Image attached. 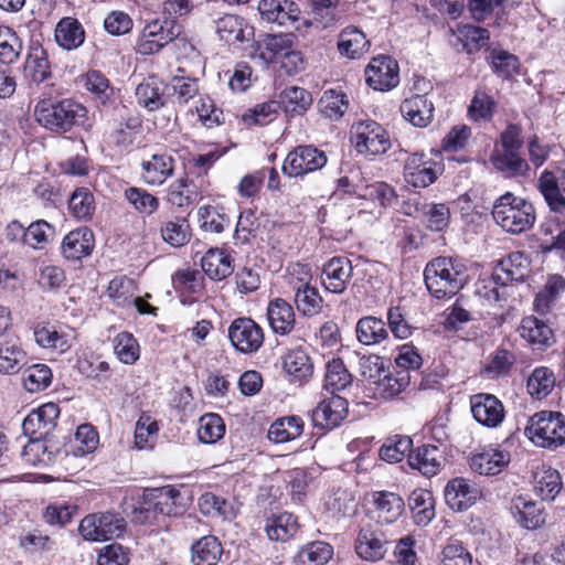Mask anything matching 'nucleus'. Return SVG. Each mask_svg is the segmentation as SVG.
<instances>
[{"instance_id":"09e8293b","label":"nucleus","mask_w":565,"mask_h":565,"mask_svg":"<svg viewBox=\"0 0 565 565\" xmlns=\"http://www.w3.org/2000/svg\"><path fill=\"white\" fill-rule=\"evenodd\" d=\"M352 384V375L341 359L327 363L323 390L329 394H339Z\"/></svg>"},{"instance_id":"bf43d9fd","label":"nucleus","mask_w":565,"mask_h":565,"mask_svg":"<svg viewBox=\"0 0 565 565\" xmlns=\"http://www.w3.org/2000/svg\"><path fill=\"white\" fill-rule=\"evenodd\" d=\"M225 434L223 418L215 413L204 414L199 419L198 438L201 443L212 445Z\"/></svg>"},{"instance_id":"603ef678","label":"nucleus","mask_w":565,"mask_h":565,"mask_svg":"<svg viewBox=\"0 0 565 565\" xmlns=\"http://www.w3.org/2000/svg\"><path fill=\"white\" fill-rule=\"evenodd\" d=\"M493 167L507 178L525 175L529 164L519 152L497 151L491 156Z\"/></svg>"},{"instance_id":"4d7b16f0","label":"nucleus","mask_w":565,"mask_h":565,"mask_svg":"<svg viewBox=\"0 0 565 565\" xmlns=\"http://www.w3.org/2000/svg\"><path fill=\"white\" fill-rule=\"evenodd\" d=\"M311 2V22L310 24L319 29L332 26L338 18L339 0H310Z\"/></svg>"},{"instance_id":"c9c22d12","label":"nucleus","mask_w":565,"mask_h":565,"mask_svg":"<svg viewBox=\"0 0 565 565\" xmlns=\"http://www.w3.org/2000/svg\"><path fill=\"white\" fill-rule=\"evenodd\" d=\"M533 481L534 492L545 501H554L563 489L561 473L552 467H539L534 472Z\"/></svg>"},{"instance_id":"13d9d810","label":"nucleus","mask_w":565,"mask_h":565,"mask_svg":"<svg viewBox=\"0 0 565 565\" xmlns=\"http://www.w3.org/2000/svg\"><path fill=\"white\" fill-rule=\"evenodd\" d=\"M162 239L172 247H181L191 238L190 225L186 218L175 217L161 226Z\"/></svg>"},{"instance_id":"5701e85b","label":"nucleus","mask_w":565,"mask_h":565,"mask_svg":"<svg viewBox=\"0 0 565 565\" xmlns=\"http://www.w3.org/2000/svg\"><path fill=\"white\" fill-rule=\"evenodd\" d=\"M23 77L30 84H41L51 77V66L47 53L43 46L34 41L30 44L23 64Z\"/></svg>"},{"instance_id":"8fccbe9b","label":"nucleus","mask_w":565,"mask_h":565,"mask_svg":"<svg viewBox=\"0 0 565 565\" xmlns=\"http://www.w3.org/2000/svg\"><path fill=\"white\" fill-rule=\"evenodd\" d=\"M191 551L194 565H216L223 554L220 541L212 535L201 537Z\"/></svg>"},{"instance_id":"412c9836","label":"nucleus","mask_w":565,"mask_h":565,"mask_svg":"<svg viewBox=\"0 0 565 565\" xmlns=\"http://www.w3.org/2000/svg\"><path fill=\"white\" fill-rule=\"evenodd\" d=\"M175 160L168 152H156L141 162L142 180L149 185H161L174 173Z\"/></svg>"},{"instance_id":"79ce46f5","label":"nucleus","mask_w":565,"mask_h":565,"mask_svg":"<svg viewBox=\"0 0 565 565\" xmlns=\"http://www.w3.org/2000/svg\"><path fill=\"white\" fill-rule=\"evenodd\" d=\"M356 339L364 345H376L388 338L386 323L381 318L366 316L356 322Z\"/></svg>"},{"instance_id":"aec40b11","label":"nucleus","mask_w":565,"mask_h":565,"mask_svg":"<svg viewBox=\"0 0 565 565\" xmlns=\"http://www.w3.org/2000/svg\"><path fill=\"white\" fill-rule=\"evenodd\" d=\"M292 34H265L253 46L252 57L258 58L264 65L277 63L292 47Z\"/></svg>"},{"instance_id":"338daca9","label":"nucleus","mask_w":565,"mask_h":565,"mask_svg":"<svg viewBox=\"0 0 565 565\" xmlns=\"http://www.w3.org/2000/svg\"><path fill=\"white\" fill-rule=\"evenodd\" d=\"M555 385L554 373L544 366L536 367L527 379L526 388L531 396L542 399L546 397Z\"/></svg>"},{"instance_id":"9b49d317","label":"nucleus","mask_w":565,"mask_h":565,"mask_svg":"<svg viewBox=\"0 0 565 565\" xmlns=\"http://www.w3.org/2000/svg\"><path fill=\"white\" fill-rule=\"evenodd\" d=\"M441 171L440 164L424 152H414L405 159L404 179L414 188H427Z\"/></svg>"},{"instance_id":"ea45409f","label":"nucleus","mask_w":565,"mask_h":565,"mask_svg":"<svg viewBox=\"0 0 565 565\" xmlns=\"http://www.w3.org/2000/svg\"><path fill=\"white\" fill-rule=\"evenodd\" d=\"M202 198V185H196L193 180L180 178L173 181L168 189V201L178 207L194 204Z\"/></svg>"},{"instance_id":"473e14b6","label":"nucleus","mask_w":565,"mask_h":565,"mask_svg":"<svg viewBox=\"0 0 565 565\" xmlns=\"http://www.w3.org/2000/svg\"><path fill=\"white\" fill-rule=\"evenodd\" d=\"M58 452V447L51 444L49 438L29 437L21 456L25 463L31 466H49Z\"/></svg>"},{"instance_id":"393cba45","label":"nucleus","mask_w":565,"mask_h":565,"mask_svg":"<svg viewBox=\"0 0 565 565\" xmlns=\"http://www.w3.org/2000/svg\"><path fill=\"white\" fill-rule=\"evenodd\" d=\"M258 12L268 23L286 25L298 20L300 10L298 4L290 0H260Z\"/></svg>"},{"instance_id":"7c9ffc66","label":"nucleus","mask_w":565,"mask_h":565,"mask_svg":"<svg viewBox=\"0 0 565 565\" xmlns=\"http://www.w3.org/2000/svg\"><path fill=\"white\" fill-rule=\"evenodd\" d=\"M401 113L413 126L424 128L433 119L434 105L426 95H415L402 103Z\"/></svg>"},{"instance_id":"a211bd4d","label":"nucleus","mask_w":565,"mask_h":565,"mask_svg":"<svg viewBox=\"0 0 565 565\" xmlns=\"http://www.w3.org/2000/svg\"><path fill=\"white\" fill-rule=\"evenodd\" d=\"M447 505L457 512L471 508L481 497L478 486L465 478H454L448 481L445 491Z\"/></svg>"},{"instance_id":"680f3d73","label":"nucleus","mask_w":565,"mask_h":565,"mask_svg":"<svg viewBox=\"0 0 565 565\" xmlns=\"http://www.w3.org/2000/svg\"><path fill=\"white\" fill-rule=\"evenodd\" d=\"M52 370L43 363L28 366L23 372V385L30 393L42 392L52 383Z\"/></svg>"},{"instance_id":"7ed1b4c3","label":"nucleus","mask_w":565,"mask_h":565,"mask_svg":"<svg viewBox=\"0 0 565 565\" xmlns=\"http://www.w3.org/2000/svg\"><path fill=\"white\" fill-rule=\"evenodd\" d=\"M38 122L54 132H66L73 126L83 122L86 117V108L72 99H64L56 103L41 100L35 106Z\"/></svg>"},{"instance_id":"5fc2aeb1","label":"nucleus","mask_w":565,"mask_h":565,"mask_svg":"<svg viewBox=\"0 0 565 565\" xmlns=\"http://www.w3.org/2000/svg\"><path fill=\"white\" fill-rule=\"evenodd\" d=\"M199 508L204 515L211 518L218 516L224 520H232L236 514L231 501L212 492L203 493L200 497Z\"/></svg>"},{"instance_id":"2f4dec72","label":"nucleus","mask_w":565,"mask_h":565,"mask_svg":"<svg viewBox=\"0 0 565 565\" xmlns=\"http://www.w3.org/2000/svg\"><path fill=\"white\" fill-rule=\"evenodd\" d=\"M201 267L215 281L225 279L234 270L231 255L222 248H210L201 258Z\"/></svg>"},{"instance_id":"0eeeda50","label":"nucleus","mask_w":565,"mask_h":565,"mask_svg":"<svg viewBox=\"0 0 565 565\" xmlns=\"http://www.w3.org/2000/svg\"><path fill=\"white\" fill-rule=\"evenodd\" d=\"M78 530L87 541L104 542L120 537L126 530V521L117 513H93L81 521Z\"/></svg>"},{"instance_id":"f257e3e1","label":"nucleus","mask_w":565,"mask_h":565,"mask_svg":"<svg viewBox=\"0 0 565 565\" xmlns=\"http://www.w3.org/2000/svg\"><path fill=\"white\" fill-rule=\"evenodd\" d=\"M424 280L436 299L451 298L468 282V268L460 258L439 256L426 265Z\"/></svg>"},{"instance_id":"4be33fe9","label":"nucleus","mask_w":565,"mask_h":565,"mask_svg":"<svg viewBox=\"0 0 565 565\" xmlns=\"http://www.w3.org/2000/svg\"><path fill=\"white\" fill-rule=\"evenodd\" d=\"M353 273L351 260L343 256L332 257L322 269V285L333 294H341L345 290Z\"/></svg>"},{"instance_id":"3c124183","label":"nucleus","mask_w":565,"mask_h":565,"mask_svg":"<svg viewBox=\"0 0 565 565\" xmlns=\"http://www.w3.org/2000/svg\"><path fill=\"white\" fill-rule=\"evenodd\" d=\"M349 108L348 96L342 92L330 88L323 92L318 102L320 114L330 120H339Z\"/></svg>"},{"instance_id":"f03ea898","label":"nucleus","mask_w":565,"mask_h":565,"mask_svg":"<svg viewBox=\"0 0 565 565\" xmlns=\"http://www.w3.org/2000/svg\"><path fill=\"white\" fill-rule=\"evenodd\" d=\"M492 217L504 232L518 235L534 225L536 213L531 202L512 192H505L493 202Z\"/></svg>"},{"instance_id":"6ab92c4d","label":"nucleus","mask_w":565,"mask_h":565,"mask_svg":"<svg viewBox=\"0 0 565 565\" xmlns=\"http://www.w3.org/2000/svg\"><path fill=\"white\" fill-rule=\"evenodd\" d=\"M388 540L382 530L371 524L361 527L356 541L355 552L365 561L376 562L386 554Z\"/></svg>"},{"instance_id":"e2e57ef3","label":"nucleus","mask_w":565,"mask_h":565,"mask_svg":"<svg viewBox=\"0 0 565 565\" xmlns=\"http://www.w3.org/2000/svg\"><path fill=\"white\" fill-rule=\"evenodd\" d=\"M411 382V375L405 370L392 373L387 370L375 384L377 393L383 398H392L403 392Z\"/></svg>"},{"instance_id":"de8ad7c7","label":"nucleus","mask_w":565,"mask_h":565,"mask_svg":"<svg viewBox=\"0 0 565 565\" xmlns=\"http://www.w3.org/2000/svg\"><path fill=\"white\" fill-rule=\"evenodd\" d=\"M26 363V353L18 340L0 342V373L15 374Z\"/></svg>"},{"instance_id":"a19ab883","label":"nucleus","mask_w":565,"mask_h":565,"mask_svg":"<svg viewBox=\"0 0 565 565\" xmlns=\"http://www.w3.org/2000/svg\"><path fill=\"white\" fill-rule=\"evenodd\" d=\"M370 41L366 35L355 26H348L339 35L338 50L348 58H359L367 52Z\"/></svg>"},{"instance_id":"b1692460","label":"nucleus","mask_w":565,"mask_h":565,"mask_svg":"<svg viewBox=\"0 0 565 565\" xmlns=\"http://www.w3.org/2000/svg\"><path fill=\"white\" fill-rule=\"evenodd\" d=\"M95 246L94 234L88 227L71 231L61 245L63 256L68 260H81L92 254Z\"/></svg>"},{"instance_id":"c756f323","label":"nucleus","mask_w":565,"mask_h":565,"mask_svg":"<svg viewBox=\"0 0 565 565\" xmlns=\"http://www.w3.org/2000/svg\"><path fill=\"white\" fill-rule=\"evenodd\" d=\"M282 369L291 382L302 383L310 379L313 373L311 359L302 348L291 349L285 353Z\"/></svg>"},{"instance_id":"20e7f679","label":"nucleus","mask_w":565,"mask_h":565,"mask_svg":"<svg viewBox=\"0 0 565 565\" xmlns=\"http://www.w3.org/2000/svg\"><path fill=\"white\" fill-rule=\"evenodd\" d=\"M184 512L181 492L173 486L146 489L142 502L135 508V519L139 522H150L158 514L177 516Z\"/></svg>"},{"instance_id":"f3484780","label":"nucleus","mask_w":565,"mask_h":565,"mask_svg":"<svg viewBox=\"0 0 565 565\" xmlns=\"http://www.w3.org/2000/svg\"><path fill=\"white\" fill-rule=\"evenodd\" d=\"M60 407L55 403H46L31 411L22 422L23 434L28 437L49 438L56 427Z\"/></svg>"},{"instance_id":"774afa93","label":"nucleus","mask_w":565,"mask_h":565,"mask_svg":"<svg viewBox=\"0 0 565 565\" xmlns=\"http://www.w3.org/2000/svg\"><path fill=\"white\" fill-rule=\"evenodd\" d=\"M457 38L462 44V50L473 54L488 44L490 35L484 28L467 24L458 29Z\"/></svg>"},{"instance_id":"bb28decb","label":"nucleus","mask_w":565,"mask_h":565,"mask_svg":"<svg viewBox=\"0 0 565 565\" xmlns=\"http://www.w3.org/2000/svg\"><path fill=\"white\" fill-rule=\"evenodd\" d=\"M524 260L522 253H512L500 260L492 274L493 281L501 287L524 281L527 275V266L523 264Z\"/></svg>"},{"instance_id":"423d86ee","label":"nucleus","mask_w":565,"mask_h":565,"mask_svg":"<svg viewBox=\"0 0 565 565\" xmlns=\"http://www.w3.org/2000/svg\"><path fill=\"white\" fill-rule=\"evenodd\" d=\"M351 141L358 153L379 156L391 148L388 132L373 119H361L351 126Z\"/></svg>"},{"instance_id":"cd10ccee","label":"nucleus","mask_w":565,"mask_h":565,"mask_svg":"<svg viewBox=\"0 0 565 565\" xmlns=\"http://www.w3.org/2000/svg\"><path fill=\"white\" fill-rule=\"evenodd\" d=\"M520 335L536 350H544L554 342V334L543 320L530 316L522 319L519 328Z\"/></svg>"},{"instance_id":"37998d69","label":"nucleus","mask_w":565,"mask_h":565,"mask_svg":"<svg viewBox=\"0 0 565 565\" xmlns=\"http://www.w3.org/2000/svg\"><path fill=\"white\" fill-rule=\"evenodd\" d=\"M295 303L297 310L305 317L319 315L323 307V299L318 290L308 282L299 280L295 286Z\"/></svg>"},{"instance_id":"6e6552de","label":"nucleus","mask_w":565,"mask_h":565,"mask_svg":"<svg viewBox=\"0 0 565 565\" xmlns=\"http://www.w3.org/2000/svg\"><path fill=\"white\" fill-rule=\"evenodd\" d=\"M181 33V25L173 19L152 20L147 23L138 41V52L151 55L159 52Z\"/></svg>"},{"instance_id":"f704fd0d","label":"nucleus","mask_w":565,"mask_h":565,"mask_svg":"<svg viewBox=\"0 0 565 565\" xmlns=\"http://www.w3.org/2000/svg\"><path fill=\"white\" fill-rule=\"evenodd\" d=\"M267 318L273 331L279 335L289 334L296 323L291 305L281 298H276L269 302Z\"/></svg>"},{"instance_id":"1a4fd4ad","label":"nucleus","mask_w":565,"mask_h":565,"mask_svg":"<svg viewBox=\"0 0 565 565\" xmlns=\"http://www.w3.org/2000/svg\"><path fill=\"white\" fill-rule=\"evenodd\" d=\"M511 461V454L503 444H489L477 448L469 457L470 468L482 476H495Z\"/></svg>"},{"instance_id":"49530a36","label":"nucleus","mask_w":565,"mask_h":565,"mask_svg":"<svg viewBox=\"0 0 565 565\" xmlns=\"http://www.w3.org/2000/svg\"><path fill=\"white\" fill-rule=\"evenodd\" d=\"M78 372L97 383H105L111 376L109 363L95 353H83L76 361Z\"/></svg>"},{"instance_id":"ddd939ff","label":"nucleus","mask_w":565,"mask_h":565,"mask_svg":"<svg viewBox=\"0 0 565 565\" xmlns=\"http://www.w3.org/2000/svg\"><path fill=\"white\" fill-rule=\"evenodd\" d=\"M365 79L374 90L394 88L399 83L397 62L388 55L373 57L365 68Z\"/></svg>"},{"instance_id":"58836bf2","label":"nucleus","mask_w":565,"mask_h":565,"mask_svg":"<svg viewBox=\"0 0 565 565\" xmlns=\"http://www.w3.org/2000/svg\"><path fill=\"white\" fill-rule=\"evenodd\" d=\"M55 41L64 50H76L85 41V30L77 19L62 18L55 26Z\"/></svg>"},{"instance_id":"2eb2a0df","label":"nucleus","mask_w":565,"mask_h":565,"mask_svg":"<svg viewBox=\"0 0 565 565\" xmlns=\"http://www.w3.org/2000/svg\"><path fill=\"white\" fill-rule=\"evenodd\" d=\"M348 414V401L339 394L324 395L311 412V422L316 428L338 427Z\"/></svg>"},{"instance_id":"72a5a7b5","label":"nucleus","mask_w":565,"mask_h":565,"mask_svg":"<svg viewBox=\"0 0 565 565\" xmlns=\"http://www.w3.org/2000/svg\"><path fill=\"white\" fill-rule=\"evenodd\" d=\"M169 86L164 85L154 76H150L140 83L136 88V98L138 105L142 106L149 111L158 110L166 105V89Z\"/></svg>"},{"instance_id":"a18cd8bd","label":"nucleus","mask_w":565,"mask_h":565,"mask_svg":"<svg viewBox=\"0 0 565 565\" xmlns=\"http://www.w3.org/2000/svg\"><path fill=\"white\" fill-rule=\"evenodd\" d=\"M298 529L297 516L288 512L268 519L265 526L268 539L277 542H286L294 537Z\"/></svg>"},{"instance_id":"6e6d98bb","label":"nucleus","mask_w":565,"mask_h":565,"mask_svg":"<svg viewBox=\"0 0 565 565\" xmlns=\"http://www.w3.org/2000/svg\"><path fill=\"white\" fill-rule=\"evenodd\" d=\"M409 507L417 525L425 526L435 518L434 499L429 491H413L409 495Z\"/></svg>"},{"instance_id":"e433bc0d","label":"nucleus","mask_w":565,"mask_h":565,"mask_svg":"<svg viewBox=\"0 0 565 565\" xmlns=\"http://www.w3.org/2000/svg\"><path fill=\"white\" fill-rule=\"evenodd\" d=\"M377 521L391 524L398 520L405 509L402 497L394 492L379 491L373 493Z\"/></svg>"},{"instance_id":"052dcab7","label":"nucleus","mask_w":565,"mask_h":565,"mask_svg":"<svg viewBox=\"0 0 565 565\" xmlns=\"http://www.w3.org/2000/svg\"><path fill=\"white\" fill-rule=\"evenodd\" d=\"M22 47V41L17 32L7 25H0V63L6 65L15 63Z\"/></svg>"},{"instance_id":"c85d7f7f","label":"nucleus","mask_w":565,"mask_h":565,"mask_svg":"<svg viewBox=\"0 0 565 565\" xmlns=\"http://www.w3.org/2000/svg\"><path fill=\"white\" fill-rule=\"evenodd\" d=\"M33 335L42 349L64 353L72 347L70 334L50 322L38 323L33 329Z\"/></svg>"},{"instance_id":"4468645a","label":"nucleus","mask_w":565,"mask_h":565,"mask_svg":"<svg viewBox=\"0 0 565 565\" xmlns=\"http://www.w3.org/2000/svg\"><path fill=\"white\" fill-rule=\"evenodd\" d=\"M537 190L550 211L557 214L565 212V168L542 171L537 179Z\"/></svg>"},{"instance_id":"c03bdc74","label":"nucleus","mask_w":565,"mask_h":565,"mask_svg":"<svg viewBox=\"0 0 565 565\" xmlns=\"http://www.w3.org/2000/svg\"><path fill=\"white\" fill-rule=\"evenodd\" d=\"M303 430V422L299 416L277 418L269 427L267 437L275 444H284L298 438Z\"/></svg>"},{"instance_id":"f8f14e48","label":"nucleus","mask_w":565,"mask_h":565,"mask_svg":"<svg viewBox=\"0 0 565 565\" xmlns=\"http://www.w3.org/2000/svg\"><path fill=\"white\" fill-rule=\"evenodd\" d=\"M228 339L236 351L248 354L260 349L264 343V332L253 319L241 317L230 324Z\"/></svg>"},{"instance_id":"864d4df0","label":"nucleus","mask_w":565,"mask_h":565,"mask_svg":"<svg viewBox=\"0 0 565 565\" xmlns=\"http://www.w3.org/2000/svg\"><path fill=\"white\" fill-rule=\"evenodd\" d=\"M333 556V547L322 541H315L303 545L297 553L296 565H324Z\"/></svg>"},{"instance_id":"dca6fc26","label":"nucleus","mask_w":565,"mask_h":565,"mask_svg":"<svg viewBox=\"0 0 565 565\" xmlns=\"http://www.w3.org/2000/svg\"><path fill=\"white\" fill-rule=\"evenodd\" d=\"M470 411L475 420L487 428L499 427L505 417L502 402L488 393L475 394L470 397Z\"/></svg>"},{"instance_id":"9d476101","label":"nucleus","mask_w":565,"mask_h":565,"mask_svg":"<svg viewBox=\"0 0 565 565\" xmlns=\"http://www.w3.org/2000/svg\"><path fill=\"white\" fill-rule=\"evenodd\" d=\"M326 163L324 151L313 146H299L287 154L282 172L288 177H302L322 169Z\"/></svg>"},{"instance_id":"a878e982","label":"nucleus","mask_w":565,"mask_h":565,"mask_svg":"<svg viewBox=\"0 0 565 565\" xmlns=\"http://www.w3.org/2000/svg\"><path fill=\"white\" fill-rule=\"evenodd\" d=\"M443 451L433 445H423L407 456V463L413 470L419 471L423 476L431 477L441 468Z\"/></svg>"},{"instance_id":"39448f33","label":"nucleus","mask_w":565,"mask_h":565,"mask_svg":"<svg viewBox=\"0 0 565 565\" xmlns=\"http://www.w3.org/2000/svg\"><path fill=\"white\" fill-rule=\"evenodd\" d=\"M525 431L536 446L555 449L565 444V417L558 412H539L530 418Z\"/></svg>"},{"instance_id":"0e129e2a","label":"nucleus","mask_w":565,"mask_h":565,"mask_svg":"<svg viewBox=\"0 0 565 565\" xmlns=\"http://www.w3.org/2000/svg\"><path fill=\"white\" fill-rule=\"evenodd\" d=\"M245 25L243 18L235 14H225L215 22V30L222 41L233 44L244 40Z\"/></svg>"},{"instance_id":"4c0bfd02","label":"nucleus","mask_w":565,"mask_h":565,"mask_svg":"<svg viewBox=\"0 0 565 565\" xmlns=\"http://www.w3.org/2000/svg\"><path fill=\"white\" fill-rule=\"evenodd\" d=\"M516 522L526 530H536L545 523L544 509L534 501L518 498L511 505Z\"/></svg>"},{"instance_id":"69168bd1","label":"nucleus","mask_w":565,"mask_h":565,"mask_svg":"<svg viewBox=\"0 0 565 565\" xmlns=\"http://www.w3.org/2000/svg\"><path fill=\"white\" fill-rule=\"evenodd\" d=\"M36 281L44 292H57L67 285L66 273L57 265L41 266L36 274Z\"/></svg>"}]
</instances>
